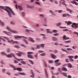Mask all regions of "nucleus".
Returning <instances> with one entry per match:
<instances>
[{"label": "nucleus", "mask_w": 78, "mask_h": 78, "mask_svg": "<svg viewBox=\"0 0 78 78\" xmlns=\"http://www.w3.org/2000/svg\"><path fill=\"white\" fill-rule=\"evenodd\" d=\"M23 41L25 42V43L27 44V45H28V43L27 42V41L25 40V39H23Z\"/></svg>", "instance_id": "25"}, {"label": "nucleus", "mask_w": 78, "mask_h": 78, "mask_svg": "<svg viewBox=\"0 0 78 78\" xmlns=\"http://www.w3.org/2000/svg\"><path fill=\"white\" fill-rule=\"evenodd\" d=\"M44 71L46 75V76L47 78L48 77V73H47V69H44Z\"/></svg>", "instance_id": "10"}, {"label": "nucleus", "mask_w": 78, "mask_h": 78, "mask_svg": "<svg viewBox=\"0 0 78 78\" xmlns=\"http://www.w3.org/2000/svg\"><path fill=\"white\" fill-rule=\"evenodd\" d=\"M71 27L72 28H73L74 29H76L78 28V23H74L71 25Z\"/></svg>", "instance_id": "3"}, {"label": "nucleus", "mask_w": 78, "mask_h": 78, "mask_svg": "<svg viewBox=\"0 0 78 78\" xmlns=\"http://www.w3.org/2000/svg\"><path fill=\"white\" fill-rule=\"evenodd\" d=\"M46 31H47V33L48 34L50 32V29H47L46 30Z\"/></svg>", "instance_id": "41"}, {"label": "nucleus", "mask_w": 78, "mask_h": 78, "mask_svg": "<svg viewBox=\"0 0 78 78\" xmlns=\"http://www.w3.org/2000/svg\"><path fill=\"white\" fill-rule=\"evenodd\" d=\"M43 62L44 64L45 67H47V62L44 61H43Z\"/></svg>", "instance_id": "24"}, {"label": "nucleus", "mask_w": 78, "mask_h": 78, "mask_svg": "<svg viewBox=\"0 0 78 78\" xmlns=\"http://www.w3.org/2000/svg\"><path fill=\"white\" fill-rule=\"evenodd\" d=\"M37 54H38V53H37L36 55H34L35 57L37 58V57H38V55H37Z\"/></svg>", "instance_id": "57"}, {"label": "nucleus", "mask_w": 78, "mask_h": 78, "mask_svg": "<svg viewBox=\"0 0 78 78\" xmlns=\"http://www.w3.org/2000/svg\"><path fill=\"white\" fill-rule=\"evenodd\" d=\"M53 32L54 33H58V30H54L53 31Z\"/></svg>", "instance_id": "30"}, {"label": "nucleus", "mask_w": 78, "mask_h": 78, "mask_svg": "<svg viewBox=\"0 0 78 78\" xmlns=\"http://www.w3.org/2000/svg\"><path fill=\"white\" fill-rule=\"evenodd\" d=\"M31 72L33 76H30V77H32V78H34V73H33V71L32 70H31Z\"/></svg>", "instance_id": "13"}, {"label": "nucleus", "mask_w": 78, "mask_h": 78, "mask_svg": "<svg viewBox=\"0 0 78 78\" xmlns=\"http://www.w3.org/2000/svg\"><path fill=\"white\" fill-rule=\"evenodd\" d=\"M71 3H73V4L76 5H78V3H77V2L75 1H71Z\"/></svg>", "instance_id": "17"}, {"label": "nucleus", "mask_w": 78, "mask_h": 78, "mask_svg": "<svg viewBox=\"0 0 78 78\" xmlns=\"http://www.w3.org/2000/svg\"><path fill=\"white\" fill-rule=\"evenodd\" d=\"M15 58L16 59H17V60H18V61H20V60H21V61H23V59L22 58H17L16 57H15Z\"/></svg>", "instance_id": "21"}, {"label": "nucleus", "mask_w": 78, "mask_h": 78, "mask_svg": "<svg viewBox=\"0 0 78 78\" xmlns=\"http://www.w3.org/2000/svg\"><path fill=\"white\" fill-rule=\"evenodd\" d=\"M21 45L22 47H26V46L25 44H21Z\"/></svg>", "instance_id": "58"}, {"label": "nucleus", "mask_w": 78, "mask_h": 78, "mask_svg": "<svg viewBox=\"0 0 78 78\" xmlns=\"http://www.w3.org/2000/svg\"><path fill=\"white\" fill-rule=\"evenodd\" d=\"M3 32L4 33H5V34H7V35L9 36H11V33L9 32H8L7 31H3Z\"/></svg>", "instance_id": "6"}, {"label": "nucleus", "mask_w": 78, "mask_h": 78, "mask_svg": "<svg viewBox=\"0 0 78 78\" xmlns=\"http://www.w3.org/2000/svg\"><path fill=\"white\" fill-rule=\"evenodd\" d=\"M27 53L28 55H30V54H33L34 53L32 52H27Z\"/></svg>", "instance_id": "39"}, {"label": "nucleus", "mask_w": 78, "mask_h": 78, "mask_svg": "<svg viewBox=\"0 0 78 78\" xmlns=\"http://www.w3.org/2000/svg\"><path fill=\"white\" fill-rule=\"evenodd\" d=\"M54 36H58L59 35V34L58 33H56V34H53Z\"/></svg>", "instance_id": "47"}, {"label": "nucleus", "mask_w": 78, "mask_h": 78, "mask_svg": "<svg viewBox=\"0 0 78 78\" xmlns=\"http://www.w3.org/2000/svg\"><path fill=\"white\" fill-rule=\"evenodd\" d=\"M69 67L70 68H72V65L71 64L69 63Z\"/></svg>", "instance_id": "38"}, {"label": "nucleus", "mask_w": 78, "mask_h": 78, "mask_svg": "<svg viewBox=\"0 0 78 78\" xmlns=\"http://www.w3.org/2000/svg\"><path fill=\"white\" fill-rule=\"evenodd\" d=\"M27 57L28 58H30V59H33L34 57L33 56V55H27Z\"/></svg>", "instance_id": "11"}, {"label": "nucleus", "mask_w": 78, "mask_h": 78, "mask_svg": "<svg viewBox=\"0 0 78 78\" xmlns=\"http://www.w3.org/2000/svg\"><path fill=\"white\" fill-rule=\"evenodd\" d=\"M52 39L53 41H57V38H56L55 37H52Z\"/></svg>", "instance_id": "23"}, {"label": "nucleus", "mask_w": 78, "mask_h": 78, "mask_svg": "<svg viewBox=\"0 0 78 78\" xmlns=\"http://www.w3.org/2000/svg\"><path fill=\"white\" fill-rule=\"evenodd\" d=\"M6 29L8 30V31H11V33H15L16 34H17V31L13 30H11V29L9 27H6Z\"/></svg>", "instance_id": "4"}, {"label": "nucleus", "mask_w": 78, "mask_h": 78, "mask_svg": "<svg viewBox=\"0 0 78 78\" xmlns=\"http://www.w3.org/2000/svg\"><path fill=\"white\" fill-rule=\"evenodd\" d=\"M49 12H51V13L53 15H54V16H55V15L53 14V11H52V10H49Z\"/></svg>", "instance_id": "43"}, {"label": "nucleus", "mask_w": 78, "mask_h": 78, "mask_svg": "<svg viewBox=\"0 0 78 78\" xmlns=\"http://www.w3.org/2000/svg\"><path fill=\"white\" fill-rule=\"evenodd\" d=\"M45 55H46V54L45 53H43L40 54V55L42 56H45Z\"/></svg>", "instance_id": "36"}, {"label": "nucleus", "mask_w": 78, "mask_h": 78, "mask_svg": "<svg viewBox=\"0 0 78 78\" xmlns=\"http://www.w3.org/2000/svg\"><path fill=\"white\" fill-rule=\"evenodd\" d=\"M62 12V10H59L58 11V12L59 13H61Z\"/></svg>", "instance_id": "60"}, {"label": "nucleus", "mask_w": 78, "mask_h": 78, "mask_svg": "<svg viewBox=\"0 0 78 78\" xmlns=\"http://www.w3.org/2000/svg\"><path fill=\"white\" fill-rule=\"evenodd\" d=\"M28 61L30 62L32 64V65L34 64V62L32 60L29 59Z\"/></svg>", "instance_id": "26"}, {"label": "nucleus", "mask_w": 78, "mask_h": 78, "mask_svg": "<svg viewBox=\"0 0 78 78\" xmlns=\"http://www.w3.org/2000/svg\"><path fill=\"white\" fill-rule=\"evenodd\" d=\"M18 7L19 8L20 10L21 11H22V10H23V9H22V7L21 6L18 5Z\"/></svg>", "instance_id": "22"}, {"label": "nucleus", "mask_w": 78, "mask_h": 78, "mask_svg": "<svg viewBox=\"0 0 78 78\" xmlns=\"http://www.w3.org/2000/svg\"><path fill=\"white\" fill-rule=\"evenodd\" d=\"M61 64L60 63H58L56 64L55 65L56 66H60Z\"/></svg>", "instance_id": "45"}, {"label": "nucleus", "mask_w": 78, "mask_h": 78, "mask_svg": "<svg viewBox=\"0 0 78 78\" xmlns=\"http://www.w3.org/2000/svg\"><path fill=\"white\" fill-rule=\"evenodd\" d=\"M12 56L13 57H14V58H15V55H14L12 53H11L10 54H8V55H6V56H7V57L8 58H11L12 57Z\"/></svg>", "instance_id": "5"}, {"label": "nucleus", "mask_w": 78, "mask_h": 78, "mask_svg": "<svg viewBox=\"0 0 78 78\" xmlns=\"http://www.w3.org/2000/svg\"><path fill=\"white\" fill-rule=\"evenodd\" d=\"M14 63H18V61H17L16 60H14Z\"/></svg>", "instance_id": "55"}, {"label": "nucleus", "mask_w": 78, "mask_h": 78, "mask_svg": "<svg viewBox=\"0 0 78 78\" xmlns=\"http://www.w3.org/2000/svg\"><path fill=\"white\" fill-rule=\"evenodd\" d=\"M16 55H17V56H22V55L19 54V53H16Z\"/></svg>", "instance_id": "44"}, {"label": "nucleus", "mask_w": 78, "mask_h": 78, "mask_svg": "<svg viewBox=\"0 0 78 78\" xmlns=\"http://www.w3.org/2000/svg\"><path fill=\"white\" fill-rule=\"evenodd\" d=\"M2 72H3V73H5V71H6V69H2Z\"/></svg>", "instance_id": "50"}, {"label": "nucleus", "mask_w": 78, "mask_h": 78, "mask_svg": "<svg viewBox=\"0 0 78 78\" xmlns=\"http://www.w3.org/2000/svg\"><path fill=\"white\" fill-rule=\"evenodd\" d=\"M18 74L21 75H26V74L24 73H19Z\"/></svg>", "instance_id": "19"}, {"label": "nucleus", "mask_w": 78, "mask_h": 78, "mask_svg": "<svg viewBox=\"0 0 78 78\" xmlns=\"http://www.w3.org/2000/svg\"><path fill=\"white\" fill-rule=\"evenodd\" d=\"M61 50L63 51H66V52H67V50L63 49L62 48Z\"/></svg>", "instance_id": "51"}, {"label": "nucleus", "mask_w": 78, "mask_h": 78, "mask_svg": "<svg viewBox=\"0 0 78 78\" xmlns=\"http://www.w3.org/2000/svg\"><path fill=\"white\" fill-rule=\"evenodd\" d=\"M10 23L11 25H15V23H14V22L11 21L10 22Z\"/></svg>", "instance_id": "49"}, {"label": "nucleus", "mask_w": 78, "mask_h": 78, "mask_svg": "<svg viewBox=\"0 0 78 78\" xmlns=\"http://www.w3.org/2000/svg\"><path fill=\"white\" fill-rule=\"evenodd\" d=\"M0 8L3 10H5V11H6L8 13V14H9V16L10 17H11V14H12V15L13 16H15V13L14 12V11H12V10L11 9V8L9 7L8 6H0Z\"/></svg>", "instance_id": "1"}, {"label": "nucleus", "mask_w": 78, "mask_h": 78, "mask_svg": "<svg viewBox=\"0 0 78 78\" xmlns=\"http://www.w3.org/2000/svg\"><path fill=\"white\" fill-rule=\"evenodd\" d=\"M39 16L40 17H44V15H42L41 14H40Z\"/></svg>", "instance_id": "54"}, {"label": "nucleus", "mask_w": 78, "mask_h": 78, "mask_svg": "<svg viewBox=\"0 0 78 78\" xmlns=\"http://www.w3.org/2000/svg\"><path fill=\"white\" fill-rule=\"evenodd\" d=\"M71 24H72V22L71 21H69V25H70Z\"/></svg>", "instance_id": "59"}, {"label": "nucleus", "mask_w": 78, "mask_h": 78, "mask_svg": "<svg viewBox=\"0 0 78 78\" xmlns=\"http://www.w3.org/2000/svg\"><path fill=\"white\" fill-rule=\"evenodd\" d=\"M71 3H73V4L76 5H78V3H77V2L75 1H71Z\"/></svg>", "instance_id": "16"}, {"label": "nucleus", "mask_w": 78, "mask_h": 78, "mask_svg": "<svg viewBox=\"0 0 78 78\" xmlns=\"http://www.w3.org/2000/svg\"><path fill=\"white\" fill-rule=\"evenodd\" d=\"M63 40H67L69 39V37H67L65 35H63Z\"/></svg>", "instance_id": "14"}, {"label": "nucleus", "mask_w": 78, "mask_h": 78, "mask_svg": "<svg viewBox=\"0 0 78 78\" xmlns=\"http://www.w3.org/2000/svg\"><path fill=\"white\" fill-rule=\"evenodd\" d=\"M62 71H65V72H67V69L65 67H63L62 69Z\"/></svg>", "instance_id": "12"}, {"label": "nucleus", "mask_w": 78, "mask_h": 78, "mask_svg": "<svg viewBox=\"0 0 78 78\" xmlns=\"http://www.w3.org/2000/svg\"><path fill=\"white\" fill-rule=\"evenodd\" d=\"M62 16L63 17H66L67 15L66 14H64Z\"/></svg>", "instance_id": "64"}, {"label": "nucleus", "mask_w": 78, "mask_h": 78, "mask_svg": "<svg viewBox=\"0 0 78 78\" xmlns=\"http://www.w3.org/2000/svg\"><path fill=\"white\" fill-rule=\"evenodd\" d=\"M6 74L9 76H10V75H11V73H6Z\"/></svg>", "instance_id": "62"}, {"label": "nucleus", "mask_w": 78, "mask_h": 78, "mask_svg": "<svg viewBox=\"0 0 78 78\" xmlns=\"http://www.w3.org/2000/svg\"><path fill=\"white\" fill-rule=\"evenodd\" d=\"M7 51L8 53H9L10 52V49L9 48H8L7 50Z\"/></svg>", "instance_id": "48"}, {"label": "nucleus", "mask_w": 78, "mask_h": 78, "mask_svg": "<svg viewBox=\"0 0 78 78\" xmlns=\"http://www.w3.org/2000/svg\"><path fill=\"white\" fill-rule=\"evenodd\" d=\"M27 8L28 9H31L32 8V6H30L29 5H27Z\"/></svg>", "instance_id": "29"}, {"label": "nucleus", "mask_w": 78, "mask_h": 78, "mask_svg": "<svg viewBox=\"0 0 78 78\" xmlns=\"http://www.w3.org/2000/svg\"><path fill=\"white\" fill-rule=\"evenodd\" d=\"M26 31H27V32H30V30H29L26 29Z\"/></svg>", "instance_id": "61"}, {"label": "nucleus", "mask_w": 78, "mask_h": 78, "mask_svg": "<svg viewBox=\"0 0 78 78\" xmlns=\"http://www.w3.org/2000/svg\"><path fill=\"white\" fill-rule=\"evenodd\" d=\"M21 15L23 17H25V14L24 12H23L21 13Z\"/></svg>", "instance_id": "32"}, {"label": "nucleus", "mask_w": 78, "mask_h": 78, "mask_svg": "<svg viewBox=\"0 0 78 78\" xmlns=\"http://www.w3.org/2000/svg\"><path fill=\"white\" fill-rule=\"evenodd\" d=\"M35 4L36 5H41V4H40V3L39 2H36L35 3Z\"/></svg>", "instance_id": "34"}, {"label": "nucleus", "mask_w": 78, "mask_h": 78, "mask_svg": "<svg viewBox=\"0 0 78 78\" xmlns=\"http://www.w3.org/2000/svg\"><path fill=\"white\" fill-rule=\"evenodd\" d=\"M62 74H63L65 76H66V77H67V75H66V73H62Z\"/></svg>", "instance_id": "35"}, {"label": "nucleus", "mask_w": 78, "mask_h": 78, "mask_svg": "<svg viewBox=\"0 0 78 78\" xmlns=\"http://www.w3.org/2000/svg\"><path fill=\"white\" fill-rule=\"evenodd\" d=\"M69 12H70V14H72V10H71V9H69Z\"/></svg>", "instance_id": "46"}, {"label": "nucleus", "mask_w": 78, "mask_h": 78, "mask_svg": "<svg viewBox=\"0 0 78 78\" xmlns=\"http://www.w3.org/2000/svg\"><path fill=\"white\" fill-rule=\"evenodd\" d=\"M0 24L2 25V26H3L5 25V23L2 21V20H0Z\"/></svg>", "instance_id": "15"}, {"label": "nucleus", "mask_w": 78, "mask_h": 78, "mask_svg": "<svg viewBox=\"0 0 78 78\" xmlns=\"http://www.w3.org/2000/svg\"><path fill=\"white\" fill-rule=\"evenodd\" d=\"M18 52L20 53V54H22L23 55H25V53H23L22 52H20L18 51Z\"/></svg>", "instance_id": "53"}, {"label": "nucleus", "mask_w": 78, "mask_h": 78, "mask_svg": "<svg viewBox=\"0 0 78 78\" xmlns=\"http://www.w3.org/2000/svg\"><path fill=\"white\" fill-rule=\"evenodd\" d=\"M73 58V56H69V61L70 62H73V61H74V60H73V59H72V58Z\"/></svg>", "instance_id": "7"}, {"label": "nucleus", "mask_w": 78, "mask_h": 78, "mask_svg": "<svg viewBox=\"0 0 78 78\" xmlns=\"http://www.w3.org/2000/svg\"><path fill=\"white\" fill-rule=\"evenodd\" d=\"M16 69L17 70H18V71H19V72H21V71L22 70V68H17Z\"/></svg>", "instance_id": "20"}, {"label": "nucleus", "mask_w": 78, "mask_h": 78, "mask_svg": "<svg viewBox=\"0 0 78 78\" xmlns=\"http://www.w3.org/2000/svg\"><path fill=\"white\" fill-rule=\"evenodd\" d=\"M51 58L53 59H55V58H56V56L53 54H51Z\"/></svg>", "instance_id": "8"}, {"label": "nucleus", "mask_w": 78, "mask_h": 78, "mask_svg": "<svg viewBox=\"0 0 78 78\" xmlns=\"http://www.w3.org/2000/svg\"><path fill=\"white\" fill-rule=\"evenodd\" d=\"M14 47L15 48H20V47L17 45H15L14 46Z\"/></svg>", "instance_id": "27"}, {"label": "nucleus", "mask_w": 78, "mask_h": 78, "mask_svg": "<svg viewBox=\"0 0 78 78\" xmlns=\"http://www.w3.org/2000/svg\"><path fill=\"white\" fill-rule=\"evenodd\" d=\"M59 28H62V29H63L64 28H66V27H61L60 26L59 27Z\"/></svg>", "instance_id": "52"}, {"label": "nucleus", "mask_w": 78, "mask_h": 78, "mask_svg": "<svg viewBox=\"0 0 78 78\" xmlns=\"http://www.w3.org/2000/svg\"><path fill=\"white\" fill-rule=\"evenodd\" d=\"M59 61V59H58L57 60H56L55 61V62H58Z\"/></svg>", "instance_id": "56"}, {"label": "nucleus", "mask_w": 78, "mask_h": 78, "mask_svg": "<svg viewBox=\"0 0 78 78\" xmlns=\"http://www.w3.org/2000/svg\"><path fill=\"white\" fill-rule=\"evenodd\" d=\"M58 70L60 72H61V68H58Z\"/></svg>", "instance_id": "63"}, {"label": "nucleus", "mask_w": 78, "mask_h": 78, "mask_svg": "<svg viewBox=\"0 0 78 78\" xmlns=\"http://www.w3.org/2000/svg\"><path fill=\"white\" fill-rule=\"evenodd\" d=\"M11 42L14 44H19V42H17V41H14L12 40H11Z\"/></svg>", "instance_id": "9"}, {"label": "nucleus", "mask_w": 78, "mask_h": 78, "mask_svg": "<svg viewBox=\"0 0 78 78\" xmlns=\"http://www.w3.org/2000/svg\"><path fill=\"white\" fill-rule=\"evenodd\" d=\"M62 24V23H61V22H59L58 23H57L56 24V27H59V26H61V25Z\"/></svg>", "instance_id": "18"}, {"label": "nucleus", "mask_w": 78, "mask_h": 78, "mask_svg": "<svg viewBox=\"0 0 78 78\" xmlns=\"http://www.w3.org/2000/svg\"><path fill=\"white\" fill-rule=\"evenodd\" d=\"M36 49H39V48H40V45H37L36 46Z\"/></svg>", "instance_id": "37"}, {"label": "nucleus", "mask_w": 78, "mask_h": 78, "mask_svg": "<svg viewBox=\"0 0 78 78\" xmlns=\"http://www.w3.org/2000/svg\"><path fill=\"white\" fill-rule=\"evenodd\" d=\"M22 37H24V39H28V41H30V42H33V43H34V42H35L34 40L31 37H28V38L23 36H19V35H17L15 36L14 37H15V38H19V39H22Z\"/></svg>", "instance_id": "2"}, {"label": "nucleus", "mask_w": 78, "mask_h": 78, "mask_svg": "<svg viewBox=\"0 0 78 78\" xmlns=\"http://www.w3.org/2000/svg\"><path fill=\"white\" fill-rule=\"evenodd\" d=\"M1 55H5L6 56L7 55V54L4 52H1Z\"/></svg>", "instance_id": "28"}, {"label": "nucleus", "mask_w": 78, "mask_h": 78, "mask_svg": "<svg viewBox=\"0 0 78 78\" xmlns=\"http://www.w3.org/2000/svg\"><path fill=\"white\" fill-rule=\"evenodd\" d=\"M21 63L25 65L26 64V62L25 61H21Z\"/></svg>", "instance_id": "33"}, {"label": "nucleus", "mask_w": 78, "mask_h": 78, "mask_svg": "<svg viewBox=\"0 0 78 78\" xmlns=\"http://www.w3.org/2000/svg\"><path fill=\"white\" fill-rule=\"evenodd\" d=\"M48 62L49 63H50L51 64L53 63V61L49 60L48 61Z\"/></svg>", "instance_id": "40"}, {"label": "nucleus", "mask_w": 78, "mask_h": 78, "mask_svg": "<svg viewBox=\"0 0 78 78\" xmlns=\"http://www.w3.org/2000/svg\"><path fill=\"white\" fill-rule=\"evenodd\" d=\"M40 46L42 48H44V46H45V44H41L40 45Z\"/></svg>", "instance_id": "31"}, {"label": "nucleus", "mask_w": 78, "mask_h": 78, "mask_svg": "<svg viewBox=\"0 0 78 78\" xmlns=\"http://www.w3.org/2000/svg\"><path fill=\"white\" fill-rule=\"evenodd\" d=\"M43 10V9H42L41 8H39V11L40 12H42Z\"/></svg>", "instance_id": "42"}]
</instances>
